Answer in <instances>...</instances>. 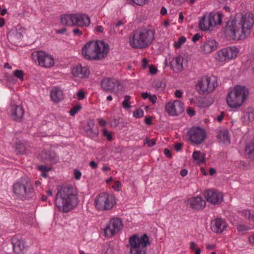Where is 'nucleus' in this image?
Here are the masks:
<instances>
[{"mask_svg": "<svg viewBox=\"0 0 254 254\" xmlns=\"http://www.w3.org/2000/svg\"><path fill=\"white\" fill-rule=\"evenodd\" d=\"M254 25V14L247 11L238 13L227 22L224 34L228 40H244L250 36Z\"/></svg>", "mask_w": 254, "mask_h": 254, "instance_id": "obj_1", "label": "nucleus"}, {"mask_svg": "<svg viewBox=\"0 0 254 254\" xmlns=\"http://www.w3.org/2000/svg\"><path fill=\"white\" fill-rule=\"evenodd\" d=\"M78 202V193L74 187L64 186L58 189L54 204L58 211L67 213L74 209Z\"/></svg>", "mask_w": 254, "mask_h": 254, "instance_id": "obj_2", "label": "nucleus"}, {"mask_svg": "<svg viewBox=\"0 0 254 254\" xmlns=\"http://www.w3.org/2000/svg\"><path fill=\"white\" fill-rule=\"evenodd\" d=\"M155 30L151 26H141L133 31L128 43L135 49H142L149 46L155 39Z\"/></svg>", "mask_w": 254, "mask_h": 254, "instance_id": "obj_3", "label": "nucleus"}, {"mask_svg": "<svg viewBox=\"0 0 254 254\" xmlns=\"http://www.w3.org/2000/svg\"><path fill=\"white\" fill-rule=\"evenodd\" d=\"M109 51L107 44L102 41L87 42L82 49V55L87 60H101L104 59Z\"/></svg>", "mask_w": 254, "mask_h": 254, "instance_id": "obj_4", "label": "nucleus"}, {"mask_svg": "<svg viewBox=\"0 0 254 254\" xmlns=\"http://www.w3.org/2000/svg\"><path fill=\"white\" fill-rule=\"evenodd\" d=\"M249 95V90L245 86L236 85L229 92L227 103L231 108H238L242 106Z\"/></svg>", "mask_w": 254, "mask_h": 254, "instance_id": "obj_5", "label": "nucleus"}, {"mask_svg": "<svg viewBox=\"0 0 254 254\" xmlns=\"http://www.w3.org/2000/svg\"><path fill=\"white\" fill-rule=\"evenodd\" d=\"M14 194L21 200L32 197L34 188L31 182L27 178H21L12 186Z\"/></svg>", "mask_w": 254, "mask_h": 254, "instance_id": "obj_6", "label": "nucleus"}, {"mask_svg": "<svg viewBox=\"0 0 254 254\" xmlns=\"http://www.w3.org/2000/svg\"><path fill=\"white\" fill-rule=\"evenodd\" d=\"M128 243L130 254H146V247L150 244L146 234L132 235L129 238Z\"/></svg>", "mask_w": 254, "mask_h": 254, "instance_id": "obj_7", "label": "nucleus"}, {"mask_svg": "<svg viewBox=\"0 0 254 254\" xmlns=\"http://www.w3.org/2000/svg\"><path fill=\"white\" fill-rule=\"evenodd\" d=\"M218 85V81L215 76L204 75L197 80L195 89L200 95H208L212 93Z\"/></svg>", "mask_w": 254, "mask_h": 254, "instance_id": "obj_8", "label": "nucleus"}, {"mask_svg": "<svg viewBox=\"0 0 254 254\" xmlns=\"http://www.w3.org/2000/svg\"><path fill=\"white\" fill-rule=\"evenodd\" d=\"M239 53V50L236 47H227L217 51L215 54L214 59L219 63H226L236 58Z\"/></svg>", "mask_w": 254, "mask_h": 254, "instance_id": "obj_9", "label": "nucleus"}, {"mask_svg": "<svg viewBox=\"0 0 254 254\" xmlns=\"http://www.w3.org/2000/svg\"><path fill=\"white\" fill-rule=\"evenodd\" d=\"M114 195L103 192L96 196L95 199V207L101 211L109 210L115 204Z\"/></svg>", "mask_w": 254, "mask_h": 254, "instance_id": "obj_10", "label": "nucleus"}, {"mask_svg": "<svg viewBox=\"0 0 254 254\" xmlns=\"http://www.w3.org/2000/svg\"><path fill=\"white\" fill-rule=\"evenodd\" d=\"M187 135L192 143L196 145L203 142L207 136L205 130L203 128L198 127H191L188 130Z\"/></svg>", "mask_w": 254, "mask_h": 254, "instance_id": "obj_11", "label": "nucleus"}, {"mask_svg": "<svg viewBox=\"0 0 254 254\" xmlns=\"http://www.w3.org/2000/svg\"><path fill=\"white\" fill-rule=\"evenodd\" d=\"M38 64L45 68H50L55 64L53 56L43 51H37L33 54Z\"/></svg>", "mask_w": 254, "mask_h": 254, "instance_id": "obj_12", "label": "nucleus"}, {"mask_svg": "<svg viewBox=\"0 0 254 254\" xmlns=\"http://www.w3.org/2000/svg\"><path fill=\"white\" fill-rule=\"evenodd\" d=\"M11 243L13 251L17 254H25L29 249L26 241L19 235L13 237Z\"/></svg>", "mask_w": 254, "mask_h": 254, "instance_id": "obj_13", "label": "nucleus"}, {"mask_svg": "<svg viewBox=\"0 0 254 254\" xmlns=\"http://www.w3.org/2000/svg\"><path fill=\"white\" fill-rule=\"evenodd\" d=\"M122 227L121 219L119 218H113L110 220L109 224L105 229V234L107 237H111L115 233L119 232Z\"/></svg>", "mask_w": 254, "mask_h": 254, "instance_id": "obj_14", "label": "nucleus"}, {"mask_svg": "<svg viewBox=\"0 0 254 254\" xmlns=\"http://www.w3.org/2000/svg\"><path fill=\"white\" fill-rule=\"evenodd\" d=\"M102 88L105 91L117 93L122 86L121 82L114 78H105L101 83Z\"/></svg>", "mask_w": 254, "mask_h": 254, "instance_id": "obj_15", "label": "nucleus"}, {"mask_svg": "<svg viewBox=\"0 0 254 254\" xmlns=\"http://www.w3.org/2000/svg\"><path fill=\"white\" fill-rule=\"evenodd\" d=\"M165 110L170 116H176L183 112V104L178 100L170 101L166 105Z\"/></svg>", "mask_w": 254, "mask_h": 254, "instance_id": "obj_16", "label": "nucleus"}, {"mask_svg": "<svg viewBox=\"0 0 254 254\" xmlns=\"http://www.w3.org/2000/svg\"><path fill=\"white\" fill-rule=\"evenodd\" d=\"M204 196L208 202L214 204L220 203L223 199L222 193L213 190H206Z\"/></svg>", "mask_w": 254, "mask_h": 254, "instance_id": "obj_17", "label": "nucleus"}, {"mask_svg": "<svg viewBox=\"0 0 254 254\" xmlns=\"http://www.w3.org/2000/svg\"><path fill=\"white\" fill-rule=\"evenodd\" d=\"M218 47L216 41L212 39H206L202 42L200 47V52L204 54H208L215 51Z\"/></svg>", "mask_w": 254, "mask_h": 254, "instance_id": "obj_18", "label": "nucleus"}, {"mask_svg": "<svg viewBox=\"0 0 254 254\" xmlns=\"http://www.w3.org/2000/svg\"><path fill=\"white\" fill-rule=\"evenodd\" d=\"M228 227L227 222L222 218H216L211 222V229L214 233L222 234Z\"/></svg>", "mask_w": 254, "mask_h": 254, "instance_id": "obj_19", "label": "nucleus"}, {"mask_svg": "<svg viewBox=\"0 0 254 254\" xmlns=\"http://www.w3.org/2000/svg\"><path fill=\"white\" fill-rule=\"evenodd\" d=\"M209 17L208 12H206L200 19L198 24L199 29L202 31L212 30L213 28L212 22Z\"/></svg>", "mask_w": 254, "mask_h": 254, "instance_id": "obj_20", "label": "nucleus"}, {"mask_svg": "<svg viewBox=\"0 0 254 254\" xmlns=\"http://www.w3.org/2000/svg\"><path fill=\"white\" fill-rule=\"evenodd\" d=\"M94 125L95 123L93 120L90 119L87 121L86 124L84 127L85 135L91 138H95L98 136L99 131L97 129H94Z\"/></svg>", "mask_w": 254, "mask_h": 254, "instance_id": "obj_21", "label": "nucleus"}, {"mask_svg": "<svg viewBox=\"0 0 254 254\" xmlns=\"http://www.w3.org/2000/svg\"><path fill=\"white\" fill-rule=\"evenodd\" d=\"M74 20L75 26L86 27L89 26L90 23L89 17L85 14L74 13Z\"/></svg>", "mask_w": 254, "mask_h": 254, "instance_id": "obj_22", "label": "nucleus"}, {"mask_svg": "<svg viewBox=\"0 0 254 254\" xmlns=\"http://www.w3.org/2000/svg\"><path fill=\"white\" fill-rule=\"evenodd\" d=\"M188 202L192 208L197 210L202 209L206 205L205 200L200 196L190 198L188 200Z\"/></svg>", "mask_w": 254, "mask_h": 254, "instance_id": "obj_23", "label": "nucleus"}, {"mask_svg": "<svg viewBox=\"0 0 254 254\" xmlns=\"http://www.w3.org/2000/svg\"><path fill=\"white\" fill-rule=\"evenodd\" d=\"M183 58L182 56H175L173 57L171 62V68L176 73H179L183 71L184 67L183 65Z\"/></svg>", "mask_w": 254, "mask_h": 254, "instance_id": "obj_24", "label": "nucleus"}, {"mask_svg": "<svg viewBox=\"0 0 254 254\" xmlns=\"http://www.w3.org/2000/svg\"><path fill=\"white\" fill-rule=\"evenodd\" d=\"M42 158L46 161L52 164H56L59 162V157L54 151H43L42 152Z\"/></svg>", "mask_w": 254, "mask_h": 254, "instance_id": "obj_25", "label": "nucleus"}, {"mask_svg": "<svg viewBox=\"0 0 254 254\" xmlns=\"http://www.w3.org/2000/svg\"><path fill=\"white\" fill-rule=\"evenodd\" d=\"M72 73L75 77L85 78L88 76L90 71L86 67H82L78 65L73 67L72 69Z\"/></svg>", "mask_w": 254, "mask_h": 254, "instance_id": "obj_26", "label": "nucleus"}, {"mask_svg": "<svg viewBox=\"0 0 254 254\" xmlns=\"http://www.w3.org/2000/svg\"><path fill=\"white\" fill-rule=\"evenodd\" d=\"M24 114L23 107L21 106L13 105L11 106V115L15 121L22 119Z\"/></svg>", "mask_w": 254, "mask_h": 254, "instance_id": "obj_27", "label": "nucleus"}, {"mask_svg": "<svg viewBox=\"0 0 254 254\" xmlns=\"http://www.w3.org/2000/svg\"><path fill=\"white\" fill-rule=\"evenodd\" d=\"M50 96L53 102L58 103L63 99V92L61 89L56 87L51 90Z\"/></svg>", "mask_w": 254, "mask_h": 254, "instance_id": "obj_28", "label": "nucleus"}, {"mask_svg": "<svg viewBox=\"0 0 254 254\" xmlns=\"http://www.w3.org/2000/svg\"><path fill=\"white\" fill-rule=\"evenodd\" d=\"M209 17H212L210 18L213 27L217 25H220L222 21V14L220 12L214 13L213 12H208Z\"/></svg>", "mask_w": 254, "mask_h": 254, "instance_id": "obj_29", "label": "nucleus"}, {"mask_svg": "<svg viewBox=\"0 0 254 254\" xmlns=\"http://www.w3.org/2000/svg\"><path fill=\"white\" fill-rule=\"evenodd\" d=\"M217 136L220 142L225 144L230 143V136L227 130L224 129L220 130Z\"/></svg>", "mask_w": 254, "mask_h": 254, "instance_id": "obj_30", "label": "nucleus"}, {"mask_svg": "<svg viewBox=\"0 0 254 254\" xmlns=\"http://www.w3.org/2000/svg\"><path fill=\"white\" fill-rule=\"evenodd\" d=\"M61 22L63 24L70 26H74V14H67L63 15L61 18Z\"/></svg>", "mask_w": 254, "mask_h": 254, "instance_id": "obj_31", "label": "nucleus"}, {"mask_svg": "<svg viewBox=\"0 0 254 254\" xmlns=\"http://www.w3.org/2000/svg\"><path fill=\"white\" fill-rule=\"evenodd\" d=\"M192 158L196 163H201L205 161V154L200 151H194L192 154Z\"/></svg>", "mask_w": 254, "mask_h": 254, "instance_id": "obj_32", "label": "nucleus"}, {"mask_svg": "<svg viewBox=\"0 0 254 254\" xmlns=\"http://www.w3.org/2000/svg\"><path fill=\"white\" fill-rule=\"evenodd\" d=\"M242 216L245 218L254 221V211L249 209H244L240 211Z\"/></svg>", "mask_w": 254, "mask_h": 254, "instance_id": "obj_33", "label": "nucleus"}, {"mask_svg": "<svg viewBox=\"0 0 254 254\" xmlns=\"http://www.w3.org/2000/svg\"><path fill=\"white\" fill-rule=\"evenodd\" d=\"M245 151L250 156L254 157V142H251L246 146Z\"/></svg>", "mask_w": 254, "mask_h": 254, "instance_id": "obj_34", "label": "nucleus"}, {"mask_svg": "<svg viewBox=\"0 0 254 254\" xmlns=\"http://www.w3.org/2000/svg\"><path fill=\"white\" fill-rule=\"evenodd\" d=\"M15 149L17 150L18 153L23 154L25 151L26 147L22 142L19 141L16 143Z\"/></svg>", "mask_w": 254, "mask_h": 254, "instance_id": "obj_35", "label": "nucleus"}, {"mask_svg": "<svg viewBox=\"0 0 254 254\" xmlns=\"http://www.w3.org/2000/svg\"><path fill=\"white\" fill-rule=\"evenodd\" d=\"M244 122L246 124H249L254 120V113L253 112H247L245 114L244 117Z\"/></svg>", "mask_w": 254, "mask_h": 254, "instance_id": "obj_36", "label": "nucleus"}, {"mask_svg": "<svg viewBox=\"0 0 254 254\" xmlns=\"http://www.w3.org/2000/svg\"><path fill=\"white\" fill-rule=\"evenodd\" d=\"M186 41V38L184 36H182L179 38L177 41L174 43V46L176 49H179L182 45L184 44Z\"/></svg>", "mask_w": 254, "mask_h": 254, "instance_id": "obj_37", "label": "nucleus"}, {"mask_svg": "<svg viewBox=\"0 0 254 254\" xmlns=\"http://www.w3.org/2000/svg\"><path fill=\"white\" fill-rule=\"evenodd\" d=\"M108 31L110 35H114L119 31V28H116L115 23H110L108 24Z\"/></svg>", "mask_w": 254, "mask_h": 254, "instance_id": "obj_38", "label": "nucleus"}, {"mask_svg": "<svg viewBox=\"0 0 254 254\" xmlns=\"http://www.w3.org/2000/svg\"><path fill=\"white\" fill-rule=\"evenodd\" d=\"M130 97L129 95L125 96L124 100L122 103V106L125 109H128L130 108Z\"/></svg>", "mask_w": 254, "mask_h": 254, "instance_id": "obj_39", "label": "nucleus"}, {"mask_svg": "<svg viewBox=\"0 0 254 254\" xmlns=\"http://www.w3.org/2000/svg\"><path fill=\"white\" fill-rule=\"evenodd\" d=\"M102 132L103 136L106 137L108 141H111L113 140V135L112 133L109 131L106 128H104L102 130Z\"/></svg>", "mask_w": 254, "mask_h": 254, "instance_id": "obj_40", "label": "nucleus"}, {"mask_svg": "<svg viewBox=\"0 0 254 254\" xmlns=\"http://www.w3.org/2000/svg\"><path fill=\"white\" fill-rule=\"evenodd\" d=\"M81 106L80 105H76L71 108L69 111V114L71 116H74L81 109Z\"/></svg>", "mask_w": 254, "mask_h": 254, "instance_id": "obj_41", "label": "nucleus"}, {"mask_svg": "<svg viewBox=\"0 0 254 254\" xmlns=\"http://www.w3.org/2000/svg\"><path fill=\"white\" fill-rule=\"evenodd\" d=\"M13 74H14V76L19 79L21 81H23V79H24V78H23V72L22 70H16L14 71V73H13Z\"/></svg>", "mask_w": 254, "mask_h": 254, "instance_id": "obj_42", "label": "nucleus"}, {"mask_svg": "<svg viewBox=\"0 0 254 254\" xmlns=\"http://www.w3.org/2000/svg\"><path fill=\"white\" fill-rule=\"evenodd\" d=\"M156 140L154 138L150 139L148 137H146L144 140V143L147 144L148 147H152L155 145Z\"/></svg>", "mask_w": 254, "mask_h": 254, "instance_id": "obj_43", "label": "nucleus"}, {"mask_svg": "<svg viewBox=\"0 0 254 254\" xmlns=\"http://www.w3.org/2000/svg\"><path fill=\"white\" fill-rule=\"evenodd\" d=\"M130 1L132 2L133 3L136 4L138 6H143L145 5L149 0H129Z\"/></svg>", "mask_w": 254, "mask_h": 254, "instance_id": "obj_44", "label": "nucleus"}, {"mask_svg": "<svg viewBox=\"0 0 254 254\" xmlns=\"http://www.w3.org/2000/svg\"><path fill=\"white\" fill-rule=\"evenodd\" d=\"M133 115L136 118H140L143 116L144 112L142 109H139L133 112Z\"/></svg>", "mask_w": 254, "mask_h": 254, "instance_id": "obj_45", "label": "nucleus"}, {"mask_svg": "<svg viewBox=\"0 0 254 254\" xmlns=\"http://www.w3.org/2000/svg\"><path fill=\"white\" fill-rule=\"evenodd\" d=\"M237 229L238 231L243 233L249 230L250 228L245 225H239L237 226Z\"/></svg>", "mask_w": 254, "mask_h": 254, "instance_id": "obj_46", "label": "nucleus"}, {"mask_svg": "<svg viewBox=\"0 0 254 254\" xmlns=\"http://www.w3.org/2000/svg\"><path fill=\"white\" fill-rule=\"evenodd\" d=\"M121 182L120 181H117L115 182L112 188L115 191H119L121 190Z\"/></svg>", "mask_w": 254, "mask_h": 254, "instance_id": "obj_47", "label": "nucleus"}, {"mask_svg": "<svg viewBox=\"0 0 254 254\" xmlns=\"http://www.w3.org/2000/svg\"><path fill=\"white\" fill-rule=\"evenodd\" d=\"M38 169L39 170H40L42 172H45V173H47L51 170L50 168L48 167L45 165H41V166H38Z\"/></svg>", "mask_w": 254, "mask_h": 254, "instance_id": "obj_48", "label": "nucleus"}, {"mask_svg": "<svg viewBox=\"0 0 254 254\" xmlns=\"http://www.w3.org/2000/svg\"><path fill=\"white\" fill-rule=\"evenodd\" d=\"M76 96H77V98L78 99V100H83L85 98L84 93L83 91H82L81 90L79 91L77 93Z\"/></svg>", "mask_w": 254, "mask_h": 254, "instance_id": "obj_49", "label": "nucleus"}, {"mask_svg": "<svg viewBox=\"0 0 254 254\" xmlns=\"http://www.w3.org/2000/svg\"><path fill=\"white\" fill-rule=\"evenodd\" d=\"M201 37V35L199 33L195 34L192 38V41L193 43H195L197 41H198L200 38Z\"/></svg>", "mask_w": 254, "mask_h": 254, "instance_id": "obj_50", "label": "nucleus"}, {"mask_svg": "<svg viewBox=\"0 0 254 254\" xmlns=\"http://www.w3.org/2000/svg\"><path fill=\"white\" fill-rule=\"evenodd\" d=\"M157 71V68L153 65H150L149 66V72L151 74H155Z\"/></svg>", "mask_w": 254, "mask_h": 254, "instance_id": "obj_51", "label": "nucleus"}, {"mask_svg": "<svg viewBox=\"0 0 254 254\" xmlns=\"http://www.w3.org/2000/svg\"><path fill=\"white\" fill-rule=\"evenodd\" d=\"M97 121L98 122L99 125L102 127H105L107 124V122L103 118H98Z\"/></svg>", "mask_w": 254, "mask_h": 254, "instance_id": "obj_52", "label": "nucleus"}, {"mask_svg": "<svg viewBox=\"0 0 254 254\" xmlns=\"http://www.w3.org/2000/svg\"><path fill=\"white\" fill-rule=\"evenodd\" d=\"M74 176L76 180H79L81 176V173L79 170H76L74 172Z\"/></svg>", "mask_w": 254, "mask_h": 254, "instance_id": "obj_53", "label": "nucleus"}, {"mask_svg": "<svg viewBox=\"0 0 254 254\" xmlns=\"http://www.w3.org/2000/svg\"><path fill=\"white\" fill-rule=\"evenodd\" d=\"M149 100L153 104H154L156 102L157 98L155 95H151L149 98Z\"/></svg>", "mask_w": 254, "mask_h": 254, "instance_id": "obj_54", "label": "nucleus"}, {"mask_svg": "<svg viewBox=\"0 0 254 254\" xmlns=\"http://www.w3.org/2000/svg\"><path fill=\"white\" fill-rule=\"evenodd\" d=\"M95 32L97 33H103L104 31V27L101 25H98L95 28Z\"/></svg>", "mask_w": 254, "mask_h": 254, "instance_id": "obj_55", "label": "nucleus"}, {"mask_svg": "<svg viewBox=\"0 0 254 254\" xmlns=\"http://www.w3.org/2000/svg\"><path fill=\"white\" fill-rule=\"evenodd\" d=\"M183 92L180 90H176L175 92V95L176 97L180 98L182 96Z\"/></svg>", "mask_w": 254, "mask_h": 254, "instance_id": "obj_56", "label": "nucleus"}, {"mask_svg": "<svg viewBox=\"0 0 254 254\" xmlns=\"http://www.w3.org/2000/svg\"><path fill=\"white\" fill-rule=\"evenodd\" d=\"M73 33L74 35H81L82 34V31L78 28L74 29L73 30Z\"/></svg>", "mask_w": 254, "mask_h": 254, "instance_id": "obj_57", "label": "nucleus"}, {"mask_svg": "<svg viewBox=\"0 0 254 254\" xmlns=\"http://www.w3.org/2000/svg\"><path fill=\"white\" fill-rule=\"evenodd\" d=\"M150 95L151 94L148 92H143L141 94V97L144 99H149Z\"/></svg>", "mask_w": 254, "mask_h": 254, "instance_id": "obj_58", "label": "nucleus"}, {"mask_svg": "<svg viewBox=\"0 0 254 254\" xmlns=\"http://www.w3.org/2000/svg\"><path fill=\"white\" fill-rule=\"evenodd\" d=\"M164 153L168 157H171V152H170V151L168 149L165 148L164 149Z\"/></svg>", "mask_w": 254, "mask_h": 254, "instance_id": "obj_59", "label": "nucleus"}, {"mask_svg": "<svg viewBox=\"0 0 254 254\" xmlns=\"http://www.w3.org/2000/svg\"><path fill=\"white\" fill-rule=\"evenodd\" d=\"M249 242L251 245H254V234L249 236Z\"/></svg>", "mask_w": 254, "mask_h": 254, "instance_id": "obj_60", "label": "nucleus"}, {"mask_svg": "<svg viewBox=\"0 0 254 254\" xmlns=\"http://www.w3.org/2000/svg\"><path fill=\"white\" fill-rule=\"evenodd\" d=\"M89 165L92 169H95L97 167L98 164L96 162L92 161L89 163Z\"/></svg>", "mask_w": 254, "mask_h": 254, "instance_id": "obj_61", "label": "nucleus"}, {"mask_svg": "<svg viewBox=\"0 0 254 254\" xmlns=\"http://www.w3.org/2000/svg\"><path fill=\"white\" fill-rule=\"evenodd\" d=\"M187 113L190 117L193 116L195 115L194 111L190 108H189L187 110Z\"/></svg>", "mask_w": 254, "mask_h": 254, "instance_id": "obj_62", "label": "nucleus"}, {"mask_svg": "<svg viewBox=\"0 0 254 254\" xmlns=\"http://www.w3.org/2000/svg\"><path fill=\"white\" fill-rule=\"evenodd\" d=\"M167 9L164 6L162 7L161 8V10H160L161 14L164 15H165L167 13Z\"/></svg>", "mask_w": 254, "mask_h": 254, "instance_id": "obj_63", "label": "nucleus"}, {"mask_svg": "<svg viewBox=\"0 0 254 254\" xmlns=\"http://www.w3.org/2000/svg\"><path fill=\"white\" fill-rule=\"evenodd\" d=\"M182 147V144L181 143H178L175 145V149L177 151H180Z\"/></svg>", "mask_w": 254, "mask_h": 254, "instance_id": "obj_64", "label": "nucleus"}]
</instances>
